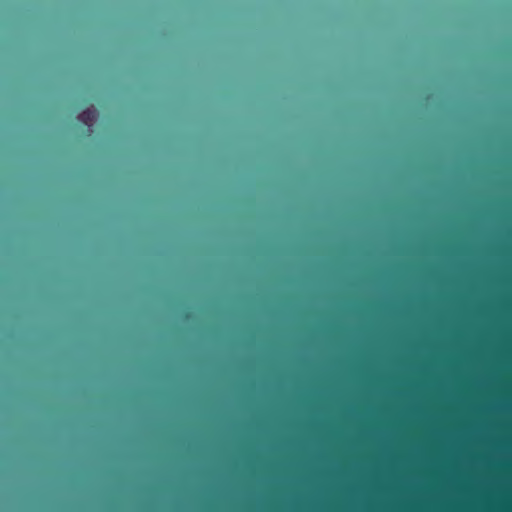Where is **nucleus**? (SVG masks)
I'll list each match as a JSON object with an SVG mask.
<instances>
[{
  "instance_id": "1",
  "label": "nucleus",
  "mask_w": 512,
  "mask_h": 512,
  "mask_svg": "<svg viewBox=\"0 0 512 512\" xmlns=\"http://www.w3.org/2000/svg\"><path fill=\"white\" fill-rule=\"evenodd\" d=\"M94 111L87 109L79 115V119L86 125H90V122L94 119Z\"/></svg>"
}]
</instances>
